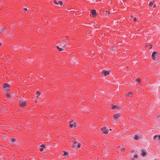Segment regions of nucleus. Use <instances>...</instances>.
Masks as SVG:
<instances>
[{
	"mask_svg": "<svg viewBox=\"0 0 160 160\" xmlns=\"http://www.w3.org/2000/svg\"><path fill=\"white\" fill-rule=\"evenodd\" d=\"M26 105V102L21 100L19 103V106L21 107H25Z\"/></svg>",
	"mask_w": 160,
	"mask_h": 160,
	"instance_id": "nucleus-3",
	"label": "nucleus"
},
{
	"mask_svg": "<svg viewBox=\"0 0 160 160\" xmlns=\"http://www.w3.org/2000/svg\"><path fill=\"white\" fill-rule=\"evenodd\" d=\"M120 116V115L118 114H116L113 116L114 120H116Z\"/></svg>",
	"mask_w": 160,
	"mask_h": 160,
	"instance_id": "nucleus-14",
	"label": "nucleus"
},
{
	"mask_svg": "<svg viewBox=\"0 0 160 160\" xmlns=\"http://www.w3.org/2000/svg\"><path fill=\"white\" fill-rule=\"evenodd\" d=\"M63 153H64V154H63V156L66 155L67 154V153L66 152H65V151H63Z\"/></svg>",
	"mask_w": 160,
	"mask_h": 160,
	"instance_id": "nucleus-30",
	"label": "nucleus"
},
{
	"mask_svg": "<svg viewBox=\"0 0 160 160\" xmlns=\"http://www.w3.org/2000/svg\"><path fill=\"white\" fill-rule=\"evenodd\" d=\"M152 57L153 60H155L156 58L155 55H152Z\"/></svg>",
	"mask_w": 160,
	"mask_h": 160,
	"instance_id": "nucleus-25",
	"label": "nucleus"
},
{
	"mask_svg": "<svg viewBox=\"0 0 160 160\" xmlns=\"http://www.w3.org/2000/svg\"><path fill=\"white\" fill-rule=\"evenodd\" d=\"M110 51L111 52H114L116 51V48L114 47H111L110 48Z\"/></svg>",
	"mask_w": 160,
	"mask_h": 160,
	"instance_id": "nucleus-16",
	"label": "nucleus"
},
{
	"mask_svg": "<svg viewBox=\"0 0 160 160\" xmlns=\"http://www.w3.org/2000/svg\"><path fill=\"white\" fill-rule=\"evenodd\" d=\"M40 151L42 152L43 150V148H40Z\"/></svg>",
	"mask_w": 160,
	"mask_h": 160,
	"instance_id": "nucleus-34",
	"label": "nucleus"
},
{
	"mask_svg": "<svg viewBox=\"0 0 160 160\" xmlns=\"http://www.w3.org/2000/svg\"><path fill=\"white\" fill-rule=\"evenodd\" d=\"M14 50H16V48H15V49H14Z\"/></svg>",
	"mask_w": 160,
	"mask_h": 160,
	"instance_id": "nucleus-46",
	"label": "nucleus"
},
{
	"mask_svg": "<svg viewBox=\"0 0 160 160\" xmlns=\"http://www.w3.org/2000/svg\"><path fill=\"white\" fill-rule=\"evenodd\" d=\"M2 45V43L1 42H0V46H1Z\"/></svg>",
	"mask_w": 160,
	"mask_h": 160,
	"instance_id": "nucleus-42",
	"label": "nucleus"
},
{
	"mask_svg": "<svg viewBox=\"0 0 160 160\" xmlns=\"http://www.w3.org/2000/svg\"><path fill=\"white\" fill-rule=\"evenodd\" d=\"M132 93L131 92H129L128 93V96L129 97H130L132 96Z\"/></svg>",
	"mask_w": 160,
	"mask_h": 160,
	"instance_id": "nucleus-24",
	"label": "nucleus"
},
{
	"mask_svg": "<svg viewBox=\"0 0 160 160\" xmlns=\"http://www.w3.org/2000/svg\"><path fill=\"white\" fill-rule=\"evenodd\" d=\"M35 102H38V100L37 99H35Z\"/></svg>",
	"mask_w": 160,
	"mask_h": 160,
	"instance_id": "nucleus-38",
	"label": "nucleus"
},
{
	"mask_svg": "<svg viewBox=\"0 0 160 160\" xmlns=\"http://www.w3.org/2000/svg\"><path fill=\"white\" fill-rule=\"evenodd\" d=\"M118 108V109H119V108L118 106H117L116 105H113L112 107V109H115L116 108Z\"/></svg>",
	"mask_w": 160,
	"mask_h": 160,
	"instance_id": "nucleus-18",
	"label": "nucleus"
},
{
	"mask_svg": "<svg viewBox=\"0 0 160 160\" xmlns=\"http://www.w3.org/2000/svg\"><path fill=\"white\" fill-rule=\"evenodd\" d=\"M101 131L102 132V133L105 134H107L108 133L109 130L106 129V127H103L101 129Z\"/></svg>",
	"mask_w": 160,
	"mask_h": 160,
	"instance_id": "nucleus-6",
	"label": "nucleus"
},
{
	"mask_svg": "<svg viewBox=\"0 0 160 160\" xmlns=\"http://www.w3.org/2000/svg\"><path fill=\"white\" fill-rule=\"evenodd\" d=\"M154 141L156 142H160V135H155L153 138Z\"/></svg>",
	"mask_w": 160,
	"mask_h": 160,
	"instance_id": "nucleus-2",
	"label": "nucleus"
},
{
	"mask_svg": "<svg viewBox=\"0 0 160 160\" xmlns=\"http://www.w3.org/2000/svg\"><path fill=\"white\" fill-rule=\"evenodd\" d=\"M66 41L64 40H63L62 42L61 43L60 46L64 48L66 46Z\"/></svg>",
	"mask_w": 160,
	"mask_h": 160,
	"instance_id": "nucleus-5",
	"label": "nucleus"
},
{
	"mask_svg": "<svg viewBox=\"0 0 160 160\" xmlns=\"http://www.w3.org/2000/svg\"><path fill=\"white\" fill-rule=\"evenodd\" d=\"M92 145H93V144H92Z\"/></svg>",
	"mask_w": 160,
	"mask_h": 160,
	"instance_id": "nucleus-49",
	"label": "nucleus"
},
{
	"mask_svg": "<svg viewBox=\"0 0 160 160\" xmlns=\"http://www.w3.org/2000/svg\"><path fill=\"white\" fill-rule=\"evenodd\" d=\"M92 145H93V144H92Z\"/></svg>",
	"mask_w": 160,
	"mask_h": 160,
	"instance_id": "nucleus-50",
	"label": "nucleus"
},
{
	"mask_svg": "<svg viewBox=\"0 0 160 160\" xmlns=\"http://www.w3.org/2000/svg\"><path fill=\"white\" fill-rule=\"evenodd\" d=\"M7 98H10V95H9V94L8 93H7Z\"/></svg>",
	"mask_w": 160,
	"mask_h": 160,
	"instance_id": "nucleus-27",
	"label": "nucleus"
},
{
	"mask_svg": "<svg viewBox=\"0 0 160 160\" xmlns=\"http://www.w3.org/2000/svg\"><path fill=\"white\" fill-rule=\"evenodd\" d=\"M107 13L106 14V15L107 16H108V15L110 13V12L109 11H106Z\"/></svg>",
	"mask_w": 160,
	"mask_h": 160,
	"instance_id": "nucleus-20",
	"label": "nucleus"
},
{
	"mask_svg": "<svg viewBox=\"0 0 160 160\" xmlns=\"http://www.w3.org/2000/svg\"><path fill=\"white\" fill-rule=\"evenodd\" d=\"M10 141L12 144L14 145L16 147H19V145L17 143H15L16 140L15 139L13 138H10Z\"/></svg>",
	"mask_w": 160,
	"mask_h": 160,
	"instance_id": "nucleus-1",
	"label": "nucleus"
},
{
	"mask_svg": "<svg viewBox=\"0 0 160 160\" xmlns=\"http://www.w3.org/2000/svg\"><path fill=\"white\" fill-rule=\"evenodd\" d=\"M78 62L77 61V60L75 58H72L71 64L72 65H74L78 64Z\"/></svg>",
	"mask_w": 160,
	"mask_h": 160,
	"instance_id": "nucleus-4",
	"label": "nucleus"
},
{
	"mask_svg": "<svg viewBox=\"0 0 160 160\" xmlns=\"http://www.w3.org/2000/svg\"><path fill=\"white\" fill-rule=\"evenodd\" d=\"M110 72L109 71H107L103 70L102 72V73L103 74L104 76H106L109 74Z\"/></svg>",
	"mask_w": 160,
	"mask_h": 160,
	"instance_id": "nucleus-8",
	"label": "nucleus"
},
{
	"mask_svg": "<svg viewBox=\"0 0 160 160\" xmlns=\"http://www.w3.org/2000/svg\"><path fill=\"white\" fill-rule=\"evenodd\" d=\"M91 13H92V15L96 16L97 15L96 13V11L95 10H92L91 12Z\"/></svg>",
	"mask_w": 160,
	"mask_h": 160,
	"instance_id": "nucleus-15",
	"label": "nucleus"
},
{
	"mask_svg": "<svg viewBox=\"0 0 160 160\" xmlns=\"http://www.w3.org/2000/svg\"><path fill=\"white\" fill-rule=\"evenodd\" d=\"M110 131H111L112 130V129H110V130H109Z\"/></svg>",
	"mask_w": 160,
	"mask_h": 160,
	"instance_id": "nucleus-44",
	"label": "nucleus"
},
{
	"mask_svg": "<svg viewBox=\"0 0 160 160\" xmlns=\"http://www.w3.org/2000/svg\"><path fill=\"white\" fill-rule=\"evenodd\" d=\"M138 157V156L137 155H135L134 156V158H137Z\"/></svg>",
	"mask_w": 160,
	"mask_h": 160,
	"instance_id": "nucleus-33",
	"label": "nucleus"
},
{
	"mask_svg": "<svg viewBox=\"0 0 160 160\" xmlns=\"http://www.w3.org/2000/svg\"><path fill=\"white\" fill-rule=\"evenodd\" d=\"M142 138V136L140 135L139 134H137L136 135H135L134 138V139L136 140H138L139 139H141Z\"/></svg>",
	"mask_w": 160,
	"mask_h": 160,
	"instance_id": "nucleus-7",
	"label": "nucleus"
},
{
	"mask_svg": "<svg viewBox=\"0 0 160 160\" xmlns=\"http://www.w3.org/2000/svg\"><path fill=\"white\" fill-rule=\"evenodd\" d=\"M125 148H122L121 149V151L122 152H124V151H125Z\"/></svg>",
	"mask_w": 160,
	"mask_h": 160,
	"instance_id": "nucleus-26",
	"label": "nucleus"
},
{
	"mask_svg": "<svg viewBox=\"0 0 160 160\" xmlns=\"http://www.w3.org/2000/svg\"><path fill=\"white\" fill-rule=\"evenodd\" d=\"M41 93L39 91H37L36 92V94L38 95L37 96V98H38L39 96L40 95Z\"/></svg>",
	"mask_w": 160,
	"mask_h": 160,
	"instance_id": "nucleus-19",
	"label": "nucleus"
},
{
	"mask_svg": "<svg viewBox=\"0 0 160 160\" xmlns=\"http://www.w3.org/2000/svg\"><path fill=\"white\" fill-rule=\"evenodd\" d=\"M131 18H133V16L132 15V16H131Z\"/></svg>",
	"mask_w": 160,
	"mask_h": 160,
	"instance_id": "nucleus-41",
	"label": "nucleus"
},
{
	"mask_svg": "<svg viewBox=\"0 0 160 160\" xmlns=\"http://www.w3.org/2000/svg\"><path fill=\"white\" fill-rule=\"evenodd\" d=\"M20 143V142H18V144Z\"/></svg>",
	"mask_w": 160,
	"mask_h": 160,
	"instance_id": "nucleus-48",
	"label": "nucleus"
},
{
	"mask_svg": "<svg viewBox=\"0 0 160 160\" xmlns=\"http://www.w3.org/2000/svg\"><path fill=\"white\" fill-rule=\"evenodd\" d=\"M57 48L58 49L59 51H62L64 50L63 48H60L59 46H57Z\"/></svg>",
	"mask_w": 160,
	"mask_h": 160,
	"instance_id": "nucleus-17",
	"label": "nucleus"
},
{
	"mask_svg": "<svg viewBox=\"0 0 160 160\" xmlns=\"http://www.w3.org/2000/svg\"><path fill=\"white\" fill-rule=\"evenodd\" d=\"M40 147H42V148H44L45 147V145L44 144L40 146Z\"/></svg>",
	"mask_w": 160,
	"mask_h": 160,
	"instance_id": "nucleus-28",
	"label": "nucleus"
},
{
	"mask_svg": "<svg viewBox=\"0 0 160 160\" xmlns=\"http://www.w3.org/2000/svg\"><path fill=\"white\" fill-rule=\"evenodd\" d=\"M9 85L8 83H5L3 85V87L6 90H9L8 88Z\"/></svg>",
	"mask_w": 160,
	"mask_h": 160,
	"instance_id": "nucleus-10",
	"label": "nucleus"
},
{
	"mask_svg": "<svg viewBox=\"0 0 160 160\" xmlns=\"http://www.w3.org/2000/svg\"><path fill=\"white\" fill-rule=\"evenodd\" d=\"M1 110L0 109V112H1Z\"/></svg>",
	"mask_w": 160,
	"mask_h": 160,
	"instance_id": "nucleus-47",
	"label": "nucleus"
},
{
	"mask_svg": "<svg viewBox=\"0 0 160 160\" xmlns=\"http://www.w3.org/2000/svg\"><path fill=\"white\" fill-rule=\"evenodd\" d=\"M79 140L78 139H75L74 141H73V144L72 146L73 148H75L76 147V144H77L78 142V141H79Z\"/></svg>",
	"mask_w": 160,
	"mask_h": 160,
	"instance_id": "nucleus-11",
	"label": "nucleus"
},
{
	"mask_svg": "<svg viewBox=\"0 0 160 160\" xmlns=\"http://www.w3.org/2000/svg\"><path fill=\"white\" fill-rule=\"evenodd\" d=\"M141 155L142 157H144L146 155V151L145 150H142V151Z\"/></svg>",
	"mask_w": 160,
	"mask_h": 160,
	"instance_id": "nucleus-13",
	"label": "nucleus"
},
{
	"mask_svg": "<svg viewBox=\"0 0 160 160\" xmlns=\"http://www.w3.org/2000/svg\"><path fill=\"white\" fill-rule=\"evenodd\" d=\"M14 50H16V48H15V49H14Z\"/></svg>",
	"mask_w": 160,
	"mask_h": 160,
	"instance_id": "nucleus-45",
	"label": "nucleus"
},
{
	"mask_svg": "<svg viewBox=\"0 0 160 160\" xmlns=\"http://www.w3.org/2000/svg\"><path fill=\"white\" fill-rule=\"evenodd\" d=\"M81 147V144L80 143H78V145L77 146V147L78 148H80Z\"/></svg>",
	"mask_w": 160,
	"mask_h": 160,
	"instance_id": "nucleus-29",
	"label": "nucleus"
},
{
	"mask_svg": "<svg viewBox=\"0 0 160 160\" xmlns=\"http://www.w3.org/2000/svg\"><path fill=\"white\" fill-rule=\"evenodd\" d=\"M156 7V5H153V7L154 8H155V7Z\"/></svg>",
	"mask_w": 160,
	"mask_h": 160,
	"instance_id": "nucleus-39",
	"label": "nucleus"
},
{
	"mask_svg": "<svg viewBox=\"0 0 160 160\" xmlns=\"http://www.w3.org/2000/svg\"><path fill=\"white\" fill-rule=\"evenodd\" d=\"M70 127L71 128H72L73 127L75 128L77 127V123L76 122H74L73 124L72 123H70Z\"/></svg>",
	"mask_w": 160,
	"mask_h": 160,
	"instance_id": "nucleus-12",
	"label": "nucleus"
},
{
	"mask_svg": "<svg viewBox=\"0 0 160 160\" xmlns=\"http://www.w3.org/2000/svg\"><path fill=\"white\" fill-rule=\"evenodd\" d=\"M108 153L105 154L104 155L106 156H108Z\"/></svg>",
	"mask_w": 160,
	"mask_h": 160,
	"instance_id": "nucleus-37",
	"label": "nucleus"
},
{
	"mask_svg": "<svg viewBox=\"0 0 160 160\" xmlns=\"http://www.w3.org/2000/svg\"><path fill=\"white\" fill-rule=\"evenodd\" d=\"M136 81L138 82L139 83H140L141 82L140 79L139 78H137Z\"/></svg>",
	"mask_w": 160,
	"mask_h": 160,
	"instance_id": "nucleus-22",
	"label": "nucleus"
},
{
	"mask_svg": "<svg viewBox=\"0 0 160 160\" xmlns=\"http://www.w3.org/2000/svg\"><path fill=\"white\" fill-rule=\"evenodd\" d=\"M54 3L56 4H57V5L58 4V2H57L56 1H54Z\"/></svg>",
	"mask_w": 160,
	"mask_h": 160,
	"instance_id": "nucleus-31",
	"label": "nucleus"
},
{
	"mask_svg": "<svg viewBox=\"0 0 160 160\" xmlns=\"http://www.w3.org/2000/svg\"><path fill=\"white\" fill-rule=\"evenodd\" d=\"M58 3V4H59L61 6H62L63 4V2L61 1H59Z\"/></svg>",
	"mask_w": 160,
	"mask_h": 160,
	"instance_id": "nucleus-21",
	"label": "nucleus"
},
{
	"mask_svg": "<svg viewBox=\"0 0 160 160\" xmlns=\"http://www.w3.org/2000/svg\"><path fill=\"white\" fill-rule=\"evenodd\" d=\"M153 5V2H150L149 4V5L150 7H151Z\"/></svg>",
	"mask_w": 160,
	"mask_h": 160,
	"instance_id": "nucleus-23",
	"label": "nucleus"
},
{
	"mask_svg": "<svg viewBox=\"0 0 160 160\" xmlns=\"http://www.w3.org/2000/svg\"><path fill=\"white\" fill-rule=\"evenodd\" d=\"M0 27L1 28V29L0 30V32L2 34L5 33L6 31L5 28H2L1 26H0Z\"/></svg>",
	"mask_w": 160,
	"mask_h": 160,
	"instance_id": "nucleus-9",
	"label": "nucleus"
},
{
	"mask_svg": "<svg viewBox=\"0 0 160 160\" xmlns=\"http://www.w3.org/2000/svg\"><path fill=\"white\" fill-rule=\"evenodd\" d=\"M152 48V46H151V47L150 48V49Z\"/></svg>",
	"mask_w": 160,
	"mask_h": 160,
	"instance_id": "nucleus-43",
	"label": "nucleus"
},
{
	"mask_svg": "<svg viewBox=\"0 0 160 160\" xmlns=\"http://www.w3.org/2000/svg\"><path fill=\"white\" fill-rule=\"evenodd\" d=\"M73 122V121H71V122H70V123H72V122Z\"/></svg>",
	"mask_w": 160,
	"mask_h": 160,
	"instance_id": "nucleus-40",
	"label": "nucleus"
},
{
	"mask_svg": "<svg viewBox=\"0 0 160 160\" xmlns=\"http://www.w3.org/2000/svg\"><path fill=\"white\" fill-rule=\"evenodd\" d=\"M157 52H153L152 55H155V54L157 53Z\"/></svg>",
	"mask_w": 160,
	"mask_h": 160,
	"instance_id": "nucleus-32",
	"label": "nucleus"
},
{
	"mask_svg": "<svg viewBox=\"0 0 160 160\" xmlns=\"http://www.w3.org/2000/svg\"><path fill=\"white\" fill-rule=\"evenodd\" d=\"M134 21L135 22L136 21V20H137V18H134Z\"/></svg>",
	"mask_w": 160,
	"mask_h": 160,
	"instance_id": "nucleus-36",
	"label": "nucleus"
},
{
	"mask_svg": "<svg viewBox=\"0 0 160 160\" xmlns=\"http://www.w3.org/2000/svg\"><path fill=\"white\" fill-rule=\"evenodd\" d=\"M23 10L24 11H26L27 10V8H24L23 9Z\"/></svg>",
	"mask_w": 160,
	"mask_h": 160,
	"instance_id": "nucleus-35",
	"label": "nucleus"
}]
</instances>
